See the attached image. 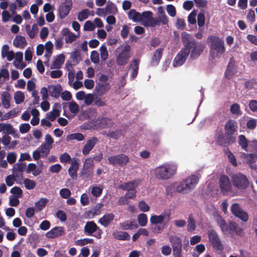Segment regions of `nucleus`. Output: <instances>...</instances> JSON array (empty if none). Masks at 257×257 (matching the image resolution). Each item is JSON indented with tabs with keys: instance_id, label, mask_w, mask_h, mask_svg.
<instances>
[{
	"instance_id": "26",
	"label": "nucleus",
	"mask_w": 257,
	"mask_h": 257,
	"mask_svg": "<svg viewBox=\"0 0 257 257\" xmlns=\"http://www.w3.org/2000/svg\"><path fill=\"white\" fill-rule=\"evenodd\" d=\"M65 61V56L61 54L57 56L51 65V69H59Z\"/></svg>"
},
{
	"instance_id": "28",
	"label": "nucleus",
	"mask_w": 257,
	"mask_h": 257,
	"mask_svg": "<svg viewBox=\"0 0 257 257\" xmlns=\"http://www.w3.org/2000/svg\"><path fill=\"white\" fill-rule=\"evenodd\" d=\"M166 227V223L164 222L151 225L150 230L154 234L161 233Z\"/></svg>"
},
{
	"instance_id": "21",
	"label": "nucleus",
	"mask_w": 257,
	"mask_h": 257,
	"mask_svg": "<svg viewBox=\"0 0 257 257\" xmlns=\"http://www.w3.org/2000/svg\"><path fill=\"white\" fill-rule=\"evenodd\" d=\"M115 215L112 213H107L99 218L98 223L104 227H107L114 219Z\"/></svg>"
},
{
	"instance_id": "7",
	"label": "nucleus",
	"mask_w": 257,
	"mask_h": 257,
	"mask_svg": "<svg viewBox=\"0 0 257 257\" xmlns=\"http://www.w3.org/2000/svg\"><path fill=\"white\" fill-rule=\"evenodd\" d=\"M208 235L212 247L216 250L222 251L224 247L217 233L214 230H210L208 232Z\"/></svg>"
},
{
	"instance_id": "43",
	"label": "nucleus",
	"mask_w": 257,
	"mask_h": 257,
	"mask_svg": "<svg viewBox=\"0 0 257 257\" xmlns=\"http://www.w3.org/2000/svg\"><path fill=\"white\" fill-rule=\"evenodd\" d=\"M233 68V64L231 62V60H230L224 73L225 76L226 78L229 79L233 76L234 74Z\"/></svg>"
},
{
	"instance_id": "3",
	"label": "nucleus",
	"mask_w": 257,
	"mask_h": 257,
	"mask_svg": "<svg viewBox=\"0 0 257 257\" xmlns=\"http://www.w3.org/2000/svg\"><path fill=\"white\" fill-rule=\"evenodd\" d=\"M177 166L171 164H164L155 169V174L157 178L167 180L172 177L176 173Z\"/></svg>"
},
{
	"instance_id": "36",
	"label": "nucleus",
	"mask_w": 257,
	"mask_h": 257,
	"mask_svg": "<svg viewBox=\"0 0 257 257\" xmlns=\"http://www.w3.org/2000/svg\"><path fill=\"white\" fill-rule=\"evenodd\" d=\"M65 68L68 71V78L69 83H71L74 81L75 77V71L72 64H66Z\"/></svg>"
},
{
	"instance_id": "22",
	"label": "nucleus",
	"mask_w": 257,
	"mask_h": 257,
	"mask_svg": "<svg viewBox=\"0 0 257 257\" xmlns=\"http://www.w3.org/2000/svg\"><path fill=\"white\" fill-rule=\"evenodd\" d=\"M169 241L173 249H182V242L181 239L176 235H172L169 237Z\"/></svg>"
},
{
	"instance_id": "9",
	"label": "nucleus",
	"mask_w": 257,
	"mask_h": 257,
	"mask_svg": "<svg viewBox=\"0 0 257 257\" xmlns=\"http://www.w3.org/2000/svg\"><path fill=\"white\" fill-rule=\"evenodd\" d=\"M130 50L131 47L128 45L124 46L121 52L116 57V62L117 65L124 66L127 63L131 57Z\"/></svg>"
},
{
	"instance_id": "5",
	"label": "nucleus",
	"mask_w": 257,
	"mask_h": 257,
	"mask_svg": "<svg viewBox=\"0 0 257 257\" xmlns=\"http://www.w3.org/2000/svg\"><path fill=\"white\" fill-rule=\"evenodd\" d=\"M231 180L233 186L239 190H244L249 185V181L246 176L240 173L233 174Z\"/></svg>"
},
{
	"instance_id": "18",
	"label": "nucleus",
	"mask_w": 257,
	"mask_h": 257,
	"mask_svg": "<svg viewBox=\"0 0 257 257\" xmlns=\"http://www.w3.org/2000/svg\"><path fill=\"white\" fill-rule=\"evenodd\" d=\"M98 142V139L93 137L88 140L82 149V153L84 155H88L90 151L94 148Z\"/></svg>"
},
{
	"instance_id": "37",
	"label": "nucleus",
	"mask_w": 257,
	"mask_h": 257,
	"mask_svg": "<svg viewBox=\"0 0 257 257\" xmlns=\"http://www.w3.org/2000/svg\"><path fill=\"white\" fill-rule=\"evenodd\" d=\"M48 200L46 198H41L35 203V208L37 212L41 211L46 205Z\"/></svg>"
},
{
	"instance_id": "29",
	"label": "nucleus",
	"mask_w": 257,
	"mask_h": 257,
	"mask_svg": "<svg viewBox=\"0 0 257 257\" xmlns=\"http://www.w3.org/2000/svg\"><path fill=\"white\" fill-rule=\"evenodd\" d=\"M130 67L132 69L131 78L132 79H135L138 74L139 68V60L134 59L132 61V63L130 64Z\"/></svg>"
},
{
	"instance_id": "61",
	"label": "nucleus",
	"mask_w": 257,
	"mask_h": 257,
	"mask_svg": "<svg viewBox=\"0 0 257 257\" xmlns=\"http://www.w3.org/2000/svg\"><path fill=\"white\" fill-rule=\"evenodd\" d=\"M7 161L10 164H14L17 159V155L15 152L9 153L7 157Z\"/></svg>"
},
{
	"instance_id": "10",
	"label": "nucleus",
	"mask_w": 257,
	"mask_h": 257,
	"mask_svg": "<svg viewBox=\"0 0 257 257\" xmlns=\"http://www.w3.org/2000/svg\"><path fill=\"white\" fill-rule=\"evenodd\" d=\"M93 160L91 158L86 159L83 164V168L79 173L80 176L84 179L92 177L93 174Z\"/></svg>"
},
{
	"instance_id": "64",
	"label": "nucleus",
	"mask_w": 257,
	"mask_h": 257,
	"mask_svg": "<svg viewBox=\"0 0 257 257\" xmlns=\"http://www.w3.org/2000/svg\"><path fill=\"white\" fill-rule=\"evenodd\" d=\"M71 160L70 156L67 153H63L60 156V161L62 163H66Z\"/></svg>"
},
{
	"instance_id": "35",
	"label": "nucleus",
	"mask_w": 257,
	"mask_h": 257,
	"mask_svg": "<svg viewBox=\"0 0 257 257\" xmlns=\"http://www.w3.org/2000/svg\"><path fill=\"white\" fill-rule=\"evenodd\" d=\"M187 230L191 232L194 231L196 229V222L193 217L192 214H190L187 220Z\"/></svg>"
},
{
	"instance_id": "31",
	"label": "nucleus",
	"mask_w": 257,
	"mask_h": 257,
	"mask_svg": "<svg viewBox=\"0 0 257 257\" xmlns=\"http://www.w3.org/2000/svg\"><path fill=\"white\" fill-rule=\"evenodd\" d=\"M119 226L123 230H131L133 228H137L138 225L135 220L126 221L119 223Z\"/></svg>"
},
{
	"instance_id": "14",
	"label": "nucleus",
	"mask_w": 257,
	"mask_h": 257,
	"mask_svg": "<svg viewBox=\"0 0 257 257\" xmlns=\"http://www.w3.org/2000/svg\"><path fill=\"white\" fill-rule=\"evenodd\" d=\"M235 141V139L232 136L228 135L224 136L223 135H219L217 139V144L221 146L226 147L233 144Z\"/></svg>"
},
{
	"instance_id": "25",
	"label": "nucleus",
	"mask_w": 257,
	"mask_h": 257,
	"mask_svg": "<svg viewBox=\"0 0 257 257\" xmlns=\"http://www.w3.org/2000/svg\"><path fill=\"white\" fill-rule=\"evenodd\" d=\"M13 45L17 48L23 49L27 45V42L24 37L17 36L13 41Z\"/></svg>"
},
{
	"instance_id": "59",
	"label": "nucleus",
	"mask_w": 257,
	"mask_h": 257,
	"mask_svg": "<svg viewBox=\"0 0 257 257\" xmlns=\"http://www.w3.org/2000/svg\"><path fill=\"white\" fill-rule=\"evenodd\" d=\"M102 190V188H101L99 187L95 186L92 188L91 193L93 196L97 197L101 195Z\"/></svg>"
},
{
	"instance_id": "24",
	"label": "nucleus",
	"mask_w": 257,
	"mask_h": 257,
	"mask_svg": "<svg viewBox=\"0 0 257 257\" xmlns=\"http://www.w3.org/2000/svg\"><path fill=\"white\" fill-rule=\"evenodd\" d=\"M48 88L50 96L56 98L59 97L62 91L61 86L60 84H57L56 85H49L48 86Z\"/></svg>"
},
{
	"instance_id": "42",
	"label": "nucleus",
	"mask_w": 257,
	"mask_h": 257,
	"mask_svg": "<svg viewBox=\"0 0 257 257\" xmlns=\"http://www.w3.org/2000/svg\"><path fill=\"white\" fill-rule=\"evenodd\" d=\"M160 25V21H159L158 19L154 18L153 17L150 18L148 20L144 21V25L145 26H150L151 27H154L157 25Z\"/></svg>"
},
{
	"instance_id": "2",
	"label": "nucleus",
	"mask_w": 257,
	"mask_h": 257,
	"mask_svg": "<svg viewBox=\"0 0 257 257\" xmlns=\"http://www.w3.org/2000/svg\"><path fill=\"white\" fill-rule=\"evenodd\" d=\"M208 39L210 42L209 47L211 57L212 58L220 57L225 51L223 40L215 36H211Z\"/></svg>"
},
{
	"instance_id": "45",
	"label": "nucleus",
	"mask_w": 257,
	"mask_h": 257,
	"mask_svg": "<svg viewBox=\"0 0 257 257\" xmlns=\"http://www.w3.org/2000/svg\"><path fill=\"white\" fill-rule=\"evenodd\" d=\"M238 144L242 149L245 151H247L248 141L244 135H241L239 136Z\"/></svg>"
},
{
	"instance_id": "38",
	"label": "nucleus",
	"mask_w": 257,
	"mask_h": 257,
	"mask_svg": "<svg viewBox=\"0 0 257 257\" xmlns=\"http://www.w3.org/2000/svg\"><path fill=\"white\" fill-rule=\"evenodd\" d=\"M242 156L246 158V162L249 164L250 167L252 168H253L252 164L254 163L257 160V156L254 154H245L243 153Z\"/></svg>"
},
{
	"instance_id": "23",
	"label": "nucleus",
	"mask_w": 257,
	"mask_h": 257,
	"mask_svg": "<svg viewBox=\"0 0 257 257\" xmlns=\"http://www.w3.org/2000/svg\"><path fill=\"white\" fill-rule=\"evenodd\" d=\"M215 220L217 225L220 227L222 232L224 233H226L229 232V225H227L225 220L220 215H218L216 217Z\"/></svg>"
},
{
	"instance_id": "40",
	"label": "nucleus",
	"mask_w": 257,
	"mask_h": 257,
	"mask_svg": "<svg viewBox=\"0 0 257 257\" xmlns=\"http://www.w3.org/2000/svg\"><path fill=\"white\" fill-rule=\"evenodd\" d=\"M99 120V124L103 128H108L113 125L112 120L108 117H102Z\"/></svg>"
},
{
	"instance_id": "16",
	"label": "nucleus",
	"mask_w": 257,
	"mask_h": 257,
	"mask_svg": "<svg viewBox=\"0 0 257 257\" xmlns=\"http://www.w3.org/2000/svg\"><path fill=\"white\" fill-rule=\"evenodd\" d=\"M110 88L108 83H98L95 87L94 92L95 95L101 96L104 95Z\"/></svg>"
},
{
	"instance_id": "50",
	"label": "nucleus",
	"mask_w": 257,
	"mask_h": 257,
	"mask_svg": "<svg viewBox=\"0 0 257 257\" xmlns=\"http://www.w3.org/2000/svg\"><path fill=\"white\" fill-rule=\"evenodd\" d=\"M24 184L26 188L28 190L33 189L36 186V183L34 181L27 178L24 179Z\"/></svg>"
},
{
	"instance_id": "46",
	"label": "nucleus",
	"mask_w": 257,
	"mask_h": 257,
	"mask_svg": "<svg viewBox=\"0 0 257 257\" xmlns=\"http://www.w3.org/2000/svg\"><path fill=\"white\" fill-rule=\"evenodd\" d=\"M230 111L231 114L236 115L237 116H239L241 114L240 106L237 103H233L230 106Z\"/></svg>"
},
{
	"instance_id": "27",
	"label": "nucleus",
	"mask_w": 257,
	"mask_h": 257,
	"mask_svg": "<svg viewBox=\"0 0 257 257\" xmlns=\"http://www.w3.org/2000/svg\"><path fill=\"white\" fill-rule=\"evenodd\" d=\"M112 235L115 239L121 240H129L131 236L126 232L116 231L113 232Z\"/></svg>"
},
{
	"instance_id": "48",
	"label": "nucleus",
	"mask_w": 257,
	"mask_h": 257,
	"mask_svg": "<svg viewBox=\"0 0 257 257\" xmlns=\"http://www.w3.org/2000/svg\"><path fill=\"white\" fill-rule=\"evenodd\" d=\"M100 52L101 60L105 61L108 58V53L107 48L104 44L102 45L100 47Z\"/></svg>"
},
{
	"instance_id": "47",
	"label": "nucleus",
	"mask_w": 257,
	"mask_h": 257,
	"mask_svg": "<svg viewBox=\"0 0 257 257\" xmlns=\"http://www.w3.org/2000/svg\"><path fill=\"white\" fill-rule=\"evenodd\" d=\"M138 221L141 226H145L148 222L147 216L145 213L139 214L138 216Z\"/></svg>"
},
{
	"instance_id": "30",
	"label": "nucleus",
	"mask_w": 257,
	"mask_h": 257,
	"mask_svg": "<svg viewBox=\"0 0 257 257\" xmlns=\"http://www.w3.org/2000/svg\"><path fill=\"white\" fill-rule=\"evenodd\" d=\"M229 230L235 232L237 235L242 236L244 234L243 229L239 227L238 224L233 221H230L229 223Z\"/></svg>"
},
{
	"instance_id": "41",
	"label": "nucleus",
	"mask_w": 257,
	"mask_h": 257,
	"mask_svg": "<svg viewBox=\"0 0 257 257\" xmlns=\"http://www.w3.org/2000/svg\"><path fill=\"white\" fill-rule=\"evenodd\" d=\"M165 217L163 214L160 215H154L150 218L151 225L156 224L163 222Z\"/></svg>"
},
{
	"instance_id": "44",
	"label": "nucleus",
	"mask_w": 257,
	"mask_h": 257,
	"mask_svg": "<svg viewBox=\"0 0 257 257\" xmlns=\"http://www.w3.org/2000/svg\"><path fill=\"white\" fill-rule=\"evenodd\" d=\"M59 115L60 111L56 108H53L52 111L48 112L46 114L47 118L51 121L55 120L56 118L58 117Z\"/></svg>"
},
{
	"instance_id": "56",
	"label": "nucleus",
	"mask_w": 257,
	"mask_h": 257,
	"mask_svg": "<svg viewBox=\"0 0 257 257\" xmlns=\"http://www.w3.org/2000/svg\"><path fill=\"white\" fill-rule=\"evenodd\" d=\"M226 155L229 162L232 164V165L234 167H236L237 166L236 159L234 155L232 154V153L228 150V152L226 153Z\"/></svg>"
},
{
	"instance_id": "62",
	"label": "nucleus",
	"mask_w": 257,
	"mask_h": 257,
	"mask_svg": "<svg viewBox=\"0 0 257 257\" xmlns=\"http://www.w3.org/2000/svg\"><path fill=\"white\" fill-rule=\"evenodd\" d=\"M166 10L168 14L172 17H174L176 15V11L175 7L172 5H168L167 6Z\"/></svg>"
},
{
	"instance_id": "20",
	"label": "nucleus",
	"mask_w": 257,
	"mask_h": 257,
	"mask_svg": "<svg viewBox=\"0 0 257 257\" xmlns=\"http://www.w3.org/2000/svg\"><path fill=\"white\" fill-rule=\"evenodd\" d=\"M79 169V163L75 159L72 161L71 166L68 169V174L72 179L75 180L77 178V172Z\"/></svg>"
},
{
	"instance_id": "8",
	"label": "nucleus",
	"mask_w": 257,
	"mask_h": 257,
	"mask_svg": "<svg viewBox=\"0 0 257 257\" xmlns=\"http://www.w3.org/2000/svg\"><path fill=\"white\" fill-rule=\"evenodd\" d=\"M107 159L110 164L113 166L118 165L120 167L126 166L129 162V158L124 154L110 156Z\"/></svg>"
},
{
	"instance_id": "1",
	"label": "nucleus",
	"mask_w": 257,
	"mask_h": 257,
	"mask_svg": "<svg viewBox=\"0 0 257 257\" xmlns=\"http://www.w3.org/2000/svg\"><path fill=\"white\" fill-rule=\"evenodd\" d=\"M182 41L183 47L175 57L173 65L174 67L182 65L186 61L189 54L192 60L198 58L203 52L205 46L201 42L197 43L190 34L185 33L182 35Z\"/></svg>"
},
{
	"instance_id": "55",
	"label": "nucleus",
	"mask_w": 257,
	"mask_h": 257,
	"mask_svg": "<svg viewBox=\"0 0 257 257\" xmlns=\"http://www.w3.org/2000/svg\"><path fill=\"white\" fill-rule=\"evenodd\" d=\"M89 10L87 9H84L79 12L78 14V19L80 21H82L86 19L89 15Z\"/></svg>"
},
{
	"instance_id": "54",
	"label": "nucleus",
	"mask_w": 257,
	"mask_h": 257,
	"mask_svg": "<svg viewBox=\"0 0 257 257\" xmlns=\"http://www.w3.org/2000/svg\"><path fill=\"white\" fill-rule=\"evenodd\" d=\"M69 109L71 113H77L79 111V106L76 102L72 101L69 104Z\"/></svg>"
},
{
	"instance_id": "17",
	"label": "nucleus",
	"mask_w": 257,
	"mask_h": 257,
	"mask_svg": "<svg viewBox=\"0 0 257 257\" xmlns=\"http://www.w3.org/2000/svg\"><path fill=\"white\" fill-rule=\"evenodd\" d=\"M72 6L71 3L66 2L60 5L58 8L59 16L61 19L65 18L69 13Z\"/></svg>"
},
{
	"instance_id": "15",
	"label": "nucleus",
	"mask_w": 257,
	"mask_h": 257,
	"mask_svg": "<svg viewBox=\"0 0 257 257\" xmlns=\"http://www.w3.org/2000/svg\"><path fill=\"white\" fill-rule=\"evenodd\" d=\"M65 233V229L62 226H57L53 228L47 232L45 235L48 238L58 237Z\"/></svg>"
},
{
	"instance_id": "51",
	"label": "nucleus",
	"mask_w": 257,
	"mask_h": 257,
	"mask_svg": "<svg viewBox=\"0 0 257 257\" xmlns=\"http://www.w3.org/2000/svg\"><path fill=\"white\" fill-rule=\"evenodd\" d=\"M122 135V131L117 130L115 131H110L107 134V136L114 139H118Z\"/></svg>"
},
{
	"instance_id": "6",
	"label": "nucleus",
	"mask_w": 257,
	"mask_h": 257,
	"mask_svg": "<svg viewBox=\"0 0 257 257\" xmlns=\"http://www.w3.org/2000/svg\"><path fill=\"white\" fill-rule=\"evenodd\" d=\"M84 232L87 235H93L97 239L101 238L102 230L93 221H88L86 223Z\"/></svg>"
},
{
	"instance_id": "4",
	"label": "nucleus",
	"mask_w": 257,
	"mask_h": 257,
	"mask_svg": "<svg viewBox=\"0 0 257 257\" xmlns=\"http://www.w3.org/2000/svg\"><path fill=\"white\" fill-rule=\"evenodd\" d=\"M199 181V178L196 175H191L182 181L177 187L178 192H188L193 189Z\"/></svg>"
},
{
	"instance_id": "13",
	"label": "nucleus",
	"mask_w": 257,
	"mask_h": 257,
	"mask_svg": "<svg viewBox=\"0 0 257 257\" xmlns=\"http://www.w3.org/2000/svg\"><path fill=\"white\" fill-rule=\"evenodd\" d=\"M237 123L234 120L229 119L228 120L224 126V131L226 135L231 136L237 130Z\"/></svg>"
},
{
	"instance_id": "34",
	"label": "nucleus",
	"mask_w": 257,
	"mask_h": 257,
	"mask_svg": "<svg viewBox=\"0 0 257 257\" xmlns=\"http://www.w3.org/2000/svg\"><path fill=\"white\" fill-rule=\"evenodd\" d=\"M11 97L10 94L7 92H4L2 95V102L4 107L6 108H8L10 107V101Z\"/></svg>"
},
{
	"instance_id": "58",
	"label": "nucleus",
	"mask_w": 257,
	"mask_h": 257,
	"mask_svg": "<svg viewBox=\"0 0 257 257\" xmlns=\"http://www.w3.org/2000/svg\"><path fill=\"white\" fill-rule=\"evenodd\" d=\"M90 59L95 64H98L99 62V54L96 51H92L91 52Z\"/></svg>"
},
{
	"instance_id": "39",
	"label": "nucleus",
	"mask_w": 257,
	"mask_h": 257,
	"mask_svg": "<svg viewBox=\"0 0 257 257\" xmlns=\"http://www.w3.org/2000/svg\"><path fill=\"white\" fill-rule=\"evenodd\" d=\"M84 139V135L81 133H74L68 135L66 137V141L69 142L76 140L78 141H82Z\"/></svg>"
},
{
	"instance_id": "53",
	"label": "nucleus",
	"mask_w": 257,
	"mask_h": 257,
	"mask_svg": "<svg viewBox=\"0 0 257 257\" xmlns=\"http://www.w3.org/2000/svg\"><path fill=\"white\" fill-rule=\"evenodd\" d=\"M18 113V112H17L15 109H13L5 114L1 118V120H5L11 117H15L17 115Z\"/></svg>"
},
{
	"instance_id": "32",
	"label": "nucleus",
	"mask_w": 257,
	"mask_h": 257,
	"mask_svg": "<svg viewBox=\"0 0 257 257\" xmlns=\"http://www.w3.org/2000/svg\"><path fill=\"white\" fill-rule=\"evenodd\" d=\"M128 17L134 22H140L142 21V16L134 9H131L128 13Z\"/></svg>"
},
{
	"instance_id": "60",
	"label": "nucleus",
	"mask_w": 257,
	"mask_h": 257,
	"mask_svg": "<svg viewBox=\"0 0 257 257\" xmlns=\"http://www.w3.org/2000/svg\"><path fill=\"white\" fill-rule=\"evenodd\" d=\"M94 242V240L92 238H84L77 240L76 241V243L77 245H84L88 243H93Z\"/></svg>"
},
{
	"instance_id": "33",
	"label": "nucleus",
	"mask_w": 257,
	"mask_h": 257,
	"mask_svg": "<svg viewBox=\"0 0 257 257\" xmlns=\"http://www.w3.org/2000/svg\"><path fill=\"white\" fill-rule=\"evenodd\" d=\"M137 186V181L135 180L126 183H123L119 185L118 188L122 190L128 191L134 188H136Z\"/></svg>"
},
{
	"instance_id": "11",
	"label": "nucleus",
	"mask_w": 257,
	"mask_h": 257,
	"mask_svg": "<svg viewBox=\"0 0 257 257\" xmlns=\"http://www.w3.org/2000/svg\"><path fill=\"white\" fill-rule=\"evenodd\" d=\"M219 186L220 191L223 195H226L232 190V186L228 177L221 175L219 179Z\"/></svg>"
},
{
	"instance_id": "52",
	"label": "nucleus",
	"mask_w": 257,
	"mask_h": 257,
	"mask_svg": "<svg viewBox=\"0 0 257 257\" xmlns=\"http://www.w3.org/2000/svg\"><path fill=\"white\" fill-rule=\"evenodd\" d=\"M10 192L14 194L15 197L19 198L22 197L23 191L19 187H14L11 189Z\"/></svg>"
},
{
	"instance_id": "63",
	"label": "nucleus",
	"mask_w": 257,
	"mask_h": 257,
	"mask_svg": "<svg viewBox=\"0 0 257 257\" xmlns=\"http://www.w3.org/2000/svg\"><path fill=\"white\" fill-rule=\"evenodd\" d=\"M60 195L62 198L67 199L71 195V191L68 188H63L60 191Z\"/></svg>"
},
{
	"instance_id": "12",
	"label": "nucleus",
	"mask_w": 257,
	"mask_h": 257,
	"mask_svg": "<svg viewBox=\"0 0 257 257\" xmlns=\"http://www.w3.org/2000/svg\"><path fill=\"white\" fill-rule=\"evenodd\" d=\"M232 213L244 222L248 220V215L247 212L242 210L238 203H233L230 208Z\"/></svg>"
},
{
	"instance_id": "49",
	"label": "nucleus",
	"mask_w": 257,
	"mask_h": 257,
	"mask_svg": "<svg viewBox=\"0 0 257 257\" xmlns=\"http://www.w3.org/2000/svg\"><path fill=\"white\" fill-rule=\"evenodd\" d=\"M14 99L17 104H20L23 102L25 99L24 93L20 91H17L14 95Z\"/></svg>"
},
{
	"instance_id": "57",
	"label": "nucleus",
	"mask_w": 257,
	"mask_h": 257,
	"mask_svg": "<svg viewBox=\"0 0 257 257\" xmlns=\"http://www.w3.org/2000/svg\"><path fill=\"white\" fill-rule=\"evenodd\" d=\"M71 58L73 60V62L75 64H78L81 60L80 53L78 51H74L71 56Z\"/></svg>"
},
{
	"instance_id": "19",
	"label": "nucleus",
	"mask_w": 257,
	"mask_h": 257,
	"mask_svg": "<svg viewBox=\"0 0 257 257\" xmlns=\"http://www.w3.org/2000/svg\"><path fill=\"white\" fill-rule=\"evenodd\" d=\"M164 49L159 48L156 49L152 57L150 65L151 66H157L162 57Z\"/></svg>"
}]
</instances>
